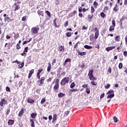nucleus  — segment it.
<instances>
[{"label": "nucleus", "instance_id": "nucleus-12", "mask_svg": "<svg viewBox=\"0 0 127 127\" xmlns=\"http://www.w3.org/2000/svg\"><path fill=\"white\" fill-rule=\"evenodd\" d=\"M30 123H31V127H35V125H34V120H33V119H30Z\"/></svg>", "mask_w": 127, "mask_h": 127}, {"label": "nucleus", "instance_id": "nucleus-9", "mask_svg": "<svg viewBox=\"0 0 127 127\" xmlns=\"http://www.w3.org/2000/svg\"><path fill=\"white\" fill-rule=\"evenodd\" d=\"M27 102L29 104H33V103H34V100L32 98H28Z\"/></svg>", "mask_w": 127, "mask_h": 127}, {"label": "nucleus", "instance_id": "nucleus-45", "mask_svg": "<svg viewBox=\"0 0 127 127\" xmlns=\"http://www.w3.org/2000/svg\"><path fill=\"white\" fill-rule=\"evenodd\" d=\"M21 56H24V57H26V53L25 52H23V53L21 54Z\"/></svg>", "mask_w": 127, "mask_h": 127}, {"label": "nucleus", "instance_id": "nucleus-1", "mask_svg": "<svg viewBox=\"0 0 127 127\" xmlns=\"http://www.w3.org/2000/svg\"><path fill=\"white\" fill-rule=\"evenodd\" d=\"M106 94L108 95L107 97V99H112L115 97V91L112 89L107 92Z\"/></svg>", "mask_w": 127, "mask_h": 127}, {"label": "nucleus", "instance_id": "nucleus-54", "mask_svg": "<svg viewBox=\"0 0 127 127\" xmlns=\"http://www.w3.org/2000/svg\"><path fill=\"white\" fill-rule=\"evenodd\" d=\"M64 26L66 27V26H68V21H66L64 23Z\"/></svg>", "mask_w": 127, "mask_h": 127}, {"label": "nucleus", "instance_id": "nucleus-6", "mask_svg": "<svg viewBox=\"0 0 127 127\" xmlns=\"http://www.w3.org/2000/svg\"><path fill=\"white\" fill-rule=\"evenodd\" d=\"M59 89V84H55V86L54 87V90L55 92H56L58 90V89Z\"/></svg>", "mask_w": 127, "mask_h": 127}, {"label": "nucleus", "instance_id": "nucleus-41", "mask_svg": "<svg viewBox=\"0 0 127 127\" xmlns=\"http://www.w3.org/2000/svg\"><path fill=\"white\" fill-rule=\"evenodd\" d=\"M88 21L89 22H91V19H92V18H92V17L91 16V15H88Z\"/></svg>", "mask_w": 127, "mask_h": 127}, {"label": "nucleus", "instance_id": "nucleus-15", "mask_svg": "<svg viewBox=\"0 0 127 127\" xmlns=\"http://www.w3.org/2000/svg\"><path fill=\"white\" fill-rule=\"evenodd\" d=\"M57 120V115L54 114L52 123H54Z\"/></svg>", "mask_w": 127, "mask_h": 127}, {"label": "nucleus", "instance_id": "nucleus-44", "mask_svg": "<svg viewBox=\"0 0 127 127\" xmlns=\"http://www.w3.org/2000/svg\"><path fill=\"white\" fill-rule=\"evenodd\" d=\"M112 25L113 26H116V22L115 21V20H113L112 21Z\"/></svg>", "mask_w": 127, "mask_h": 127}, {"label": "nucleus", "instance_id": "nucleus-34", "mask_svg": "<svg viewBox=\"0 0 127 127\" xmlns=\"http://www.w3.org/2000/svg\"><path fill=\"white\" fill-rule=\"evenodd\" d=\"M113 120L114 121V123H118V122L119 121V120H118V118L116 117H114L113 118Z\"/></svg>", "mask_w": 127, "mask_h": 127}, {"label": "nucleus", "instance_id": "nucleus-43", "mask_svg": "<svg viewBox=\"0 0 127 127\" xmlns=\"http://www.w3.org/2000/svg\"><path fill=\"white\" fill-rule=\"evenodd\" d=\"M91 85H92L93 86H97V83H95V81H92L91 82Z\"/></svg>", "mask_w": 127, "mask_h": 127}, {"label": "nucleus", "instance_id": "nucleus-8", "mask_svg": "<svg viewBox=\"0 0 127 127\" xmlns=\"http://www.w3.org/2000/svg\"><path fill=\"white\" fill-rule=\"evenodd\" d=\"M60 52H64V48L63 46H59L58 47Z\"/></svg>", "mask_w": 127, "mask_h": 127}, {"label": "nucleus", "instance_id": "nucleus-25", "mask_svg": "<svg viewBox=\"0 0 127 127\" xmlns=\"http://www.w3.org/2000/svg\"><path fill=\"white\" fill-rule=\"evenodd\" d=\"M95 34V38L96 39H97V38H98V37H99V31H98V30H96Z\"/></svg>", "mask_w": 127, "mask_h": 127}, {"label": "nucleus", "instance_id": "nucleus-50", "mask_svg": "<svg viewBox=\"0 0 127 127\" xmlns=\"http://www.w3.org/2000/svg\"><path fill=\"white\" fill-rule=\"evenodd\" d=\"M66 63L67 62H71V59H66L65 61H64Z\"/></svg>", "mask_w": 127, "mask_h": 127}, {"label": "nucleus", "instance_id": "nucleus-22", "mask_svg": "<svg viewBox=\"0 0 127 127\" xmlns=\"http://www.w3.org/2000/svg\"><path fill=\"white\" fill-rule=\"evenodd\" d=\"M85 91L87 93V94H90L91 92V91L90 90V87H86Z\"/></svg>", "mask_w": 127, "mask_h": 127}, {"label": "nucleus", "instance_id": "nucleus-39", "mask_svg": "<svg viewBox=\"0 0 127 127\" xmlns=\"http://www.w3.org/2000/svg\"><path fill=\"white\" fill-rule=\"evenodd\" d=\"M46 101V100L45 99V98H42V99L41 101V105H42V104H43L44 103H45V102Z\"/></svg>", "mask_w": 127, "mask_h": 127}, {"label": "nucleus", "instance_id": "nucleus-20", "mask_svg": "<svg viewBox=\"0 0 127 127\" xmlns=\"http://www.w3.org/2000/svg\"><path fill=\"white\" fill-rule=\"evenodd\" d=\"M37 13L38 14H39V15H41L42 16H43V11L40 10H38L37 11Z\"/></svg>", "mask_w": 127, "mask_h": 127}, {"label": "nucleus", "instance_id": "nucleus-19", "mask_svg": "<svg viewBox=\"0 0 127 127\" xmlns=\"http://www.w3.org/2000/svg\"><path fill=\"white\" fill-rule=\"evenodd\" d=\"M125 19H126V16H123L122 18L120 19L119 23L121 24V25H122V23H123V20H125Z\"/></svg>", "mask_w": 127, "mask_h": 127}, {"label": "nucleus", "instance_id": "nucleus-26", "mask_svg": "<svg viewBox=\"0 0 127 127\" xmlns=\"http://www.w3.org/2000/svg\"><path fill=\"white\" fill-rule=\"evenodd\" d=\"M115 40H116V41H117L118 42H119V41H120V40H121V38H120L119 36H117L115 37Z\"/></svg>", "mask_w": 127, "mask_h": 127}, {"label": "nucleus", "instance_id": "nucleus-51", "mask_svg": "<svg viewBox=\"0 0 127 127\" xmlns=\"http://www.w3.org/2000/svg\"><path fill=\"white\" fill-rule=\"evenodd\" d=\"M110 87H111V85H110V84H107V85L105 86L106 89H109Z\"/></svg>", "mask_w": 127, "mask_h": 127}, {"label": "nucleus", "instance_id": "nucleus-33", "mask_svg": "<svg viewBox=\"0 0 127 127\" xmlns=\"http://www.w3.org/2000/svg\"><path fill=\"white\" fill-rule=\"evenodd\" d=\"M115 29V26H111L110 28H109V31H113Z\"/></svg>", "mask_w": 127, "mask_h": 127}, {"label": "nucleus", "instance_id": "nucleus-24", "mask_svg": "<svg viewBox=\"0 0 127 127\" xmlns=\"http://www.w3.org/2000/svg\"><path fill=\"white\" fill-rule=\"evenodd\" d=\"M24 66V63H22L21 64H20L18 65V67L19 69H21V68H23V67Z\"/></svg>", "mask_w": 127, "mask_h": 127}, {"label": "nucleus", "instance_id": "nucleus-37", "mask_svg": "<svg viewBox=\"0 0 127 127\" xmlns=\"http://www.w3.org/2000/svg\"><path fill=\"white\" fill-rule=\"evenodd\" d=\"M91 13H94V12H95V9H94V7L92 6L91 7Z\"/></svg>", "mask_w": 127, "mask_h": 127}, {"label": "nucleus", "instance_id": "nucleus-48", "mask_svg": "<svg viewBox=\"0 0 127 127\" xmlns=\"http://www.w3.org/2000/svg\"><path fill=\"white\" fill-rule=\"evenodd\" d=\"M79 43H80V42H78L75 44V45H74V49H75V48H77V47L78 46V44H79Z\"/></svg>", "mask_w": 127, "mask_h": 127}, {"label": "nucleus", "instance_id": "nucleus-2", "mask_svg": "<svg viewBox=\"0 0 127 127\" xmlns=\"http://www.w3.org/2000/svg\"><path fill=\"white\" fill-rule=\"evenodd\" d=\"M68 83H69V77H64L62 80L61 85H62V86H65V85L68 84Z\"/></svg>", "mask_w": 127, "mask_h": 127}, {"label": "nucleus", "instance_id": "nucleus-7", "mask_svg": "<svg viewBox=\"0 0 127 127\" xmlns=\"http://www.w3.org/2000/svg\"><path fill=\"white\" fill-rule=\"evenodd\" d=\"M116 48V46L109 47L106 48V51L109 52V51H111V50H113V49H115Z\"/></svg>", "mask_w": 127, "mask_h": 127}, {"label": "nucleus", "instance_id": "nucleus-27", "mask_svg": "<svg viewBox=\"0 0 127 127\" xmlns=\"http://www.w3.org/2000/svg\"><path fill=\"white\" fill-rule=\"evenodd\" d=\"M72 35V34L70 32H67L66 34V36L67 37H70V36Z\"/></svg>", "mask_w": 127, "mask_h": 127}, {"label": "nucleus", "instance_id": "nucleus-52", "mask_svg": "<svg viewBox=\"0 0 127 127\" xmlns=\"http://www.w3.org/2000/svg\"><path fill=\"white\" fill-rule=\"evenodd\" d=\"M82 29L84 30H87L88 29V27L85 26V25L83 26Z\"/></svg>", "mask_w": 127, "mask_h": 127}, {"label": "nucleus", "instance_id": "nucleus-28", "mask_svg": "<svg viewBox=\"0 0 127 127\" xmlns=\"http://www.w3.org/2000/svg\"><path fill=\"white\" fill-rule=\"evenodd\" d=\"M19 8H20V6L19 5H18L15 7V9L14 10V11H16V10H18Z\"/></svg>", "mask_w": 127, "mask_h": 127}, {"label": "nucleus", "instance_id": "nucleus-3", "mask_svg": "<svg viewBox=\"0 0 127 127\" xmlns=\"http://www.w3.org/2000/svg\"><path fill=\"white\" fill-rule=\"evenodd\" d=\"M39 27L38 26H37L36 27H33L31 29V33L32 34H36L38 31H39Z\"/></svg>", "mask_w": 127, "mask_h": 127}, {"label": "nucleus", "instance_id": "nucleus-35", "mask_svg": "<svg viewBox=\"0 0 127 127\" xmlns=\"http://www.w3.org/2000/svg\"><path fill=\"white\" fill-rule=\"evenodd\" d=\"M100 16H101V17H102L103 18H104L105 17V16H106V14H105V13L104 12H101L100 13Z\"/></svg>", "mask_w": 127, "mask_h": 127}, {"label": "nucleus", "instance_id": "nucleus-58", "mask_svg": "<svg viewBox=\"0 0 127 127\" xmlns=\"http://www.w3.org/2000/svg\"><path fill=\"white\" fill-rule=\"evenodd\" d=\"M82 88H87V87H88V84H83L82 86Z\"/></svg>", "mask_w": 127, "mask_h": 127}, {"label": "nucleus", "instance_id": "nucleus-62", "mask_svg": "<svg viewBox=\"0 0 127 127\" xmlns=\"http://www.w3.org/2000/svg\"><path fill=\"white\" fill-rule=\"evenodd\" d=\"M62 127H67V123L64 122V124L62 126Z\"/></svg>", "mask_w": 127, "mask_h": 127}, {"label": "nucleus", "instance_id": "nucleus-23", "mask_svg": "<svg viewBox=\"0 0 127 127\" xmlns=\"http://www.w3.org/2000/svg\"><path fill=\"white\" fill-rule=\"evenodd\" d=\"M98 5H99V4L98 3V2H97V1H94L93 3V6H94V7L95 8H97V7H98Z\"/></svg>", "mask_w": 127, "mask_h": 127}, {"label": "nucleus", "instance_id": "nucleus-36", "mask_svg": "<svg viewBox=\"0 0 127 127\" xmlns=\"http://www.w3.org/2000/svg\"><path fill=\"white\" fill-rule=\"evenodd\" d=\"M25 53H27L28 52V47H26L23 51Z\"/></svg>", "mask_w": 127, "mask_h": 127}, {"label": "nucleus", "instance_id": "nucleus-38", "mask_svg": "<svg viewBox=\"0 0 127 127\" xmlns=\"http://www.w3.org/2000/svg\"><path fill=\"white\" fill-rule=\"evenodd\" d=\"M46 13H47V15H48L49 17H51V14L50 13L49 11H46Z\"/></svg>", "mask_w": 127, "mask_h": 127}, {"label": "nucleus", "instance_id": "nucleus-60", "mask_svg": "<svg viewBox=\"0 0 127 127\" xmlns=\"http://www.w3.org/2000/svg\"><path fill=\"white\" fill-rule=\"evenodd\" d=\"M121 0H118L117 1V3H119L120 5H123V2H121Z\"/></svg>", "mask_w": 127, "mask_h": 127}, {"label": "nucleus", "instance_id": "nucleus-29", "mask_svg": "<svg viewBox=\"0 0 127 127\" xmlns=\"http://www.w3.org/2000/svg\"><path fill=\"white\" fill-rule=\"evenodd\" d=\"M44 80H45V78L44 77H42L41 80H40V83L42 84H43Z\"/></svg>", "mask_w": 127, "mask_h": 127}, {"label": "nucleus", "instance_id": "nucleus-61", "mask_svg": "<svg viewBox=\"0 0 127 127\" xmlns=\"http://www.w3.org/2000/svg\"><path fill=\"white\" fill-rule=\"evenodd\" d=\"M69 111H66L65 112V115L66 117H67V116H68V115H69Z\"/></svg>", "mask_w": 127, "mask_h": 127}, {"label": "nucleus", "instance_id": "nucleus-47", "mask_svg": "<svg viewBox=\"0 0 127 127\" xmlns=\"http://www.w3.org/2000/svg\"><path fill=\"white\" fill-rule=\"evenodd\" d=\"M9 19V17H8V16L7 15V17H6L5 18H4V21L5 22H6V21H7V20H8Z\"/></svg>", "mask_w": 127, "mask_h": 127}, {"label": "nucleus", "instance_id": "nucleus-59", "mask_svg": "<svg viewBox=\"0 0 127 127\" xmlns=\"http://www.w3.org/2000/svg\"><path fill=\"white\" fill-rule=\"evenodd\" d=\"M61 70H62V67H59L58 69V72L60 73V72H61Z\"/></svg>", "mask_w": 127, "mask_h": 127}, {"label": "nucleus", "instance_id": "nucleus-63", "mask_svg": "<svg viewBox=\"0 0 127 127\" xmlns=\"http://www.w3.org/2000/svg\"><path fill=\"white\" fill-rule=\"evenodd\" d=\"M78 11H79V12H82V7H80L78 8Z\"/></svg>", "mask_w": 127, "mask_h": 127}, {"label": "nucleus", "instance_id": "nucleus-30", "mask_svg": "<svg viewBox=\"0 0 127 127\" xmlns=\"http://www.w3.org/2000/svg\"><path fill=\"white\" fill-rule=\"evenodd\" d=\"M93 72H94V70L91 69L88 72V76L93 75Z\"/></svg>", "mask_w": 127, "mask_h": 127}, {"label": "nucleus", "instance_id": "nucleus-11", "mask_svg": "<svg viewBox=\"0 0 127 127\" xmlns=\"http://www.w3.org/2000/svg\"><path fill=\"white\" fill-rule=\"evenodd\" d=\"M78 89H71L70 90L69 93L72 94V93H74V92H78Z\"/></svg>", "mask_w": 127, "mask_h": 127}, {"label": "nucleus", "instance_id": "nucleus-5", "mask_svg": "<svg viewBox=\"0 0 127 127\" xmlns=\"http://www.w3.org/2000/svg\"><path fill=\"white\" fill-rule=\"evenodd\" d=\"M56 20H57V18H55V19H54L53 21H54V25L55 26V27H56L57 28H59V27H60V24H59V23L58 22H56Z\"/></svg>", "mask_w": 127, "mask_h": 127}, {"label": "nucleus", "instance_id": "nucleus-55", "mask_svg": "<svg viewBox=\"0 0 127 127\" xmlns=\"http://www.w3.org/2000/svg\"><path fill=\"white\" fill-rule=\"evenodd\" d=\"M88 76H89V80H92V79H93L94 75H93V74H92L91 75H88Z\"/></svg>", "mask_w": 127, "mask_h": 127}, {"label": "nucleus", "instance_id": "nucleus-21", "mask_svg": "<svg viewBox=\"0 0 127 127\" xmlns=\"http://www.w3.org/2000/svg\"><path fill=\"white\" fill-rule=\"evenodd\" d=\"M64 96H65V94L61 92L60 93H59L58 94V97L59 98H63V97H64Z\"/></svg>", "mask_w": 127, "mask_h": 127}, {"label": "nucleus", "instance_id": "nucleus-64", "mask_svg": "<svg viewBox=\"0 0 127 127\" xmlns=\"http://www.w3.org/2000/svg\"><path fill=\"white\" fill-rule=\"evenodd\" d=\"M106 31H107V29H104L102 30V33H104V34H105V33H106Z\"/></svg>", "mask_w": 127, "mask_h": 127}, {"label": "nucleus", "instance_id": "nucleus-4", "mask_svg": "<svg viewBox=\"0 0 127 127\" xmlns=\"http://www.w3.org/2000/svg\"><path fill=\"white\" fill-rule=\"evenodd\" d=\"M7 104V101L5 100L4 99H1L0 102V105L1 107H3L4 105Z\"/></svg>", "mask_w": 127, "mask_h": 127}, {"label": "nucleus", "instance_id": "nucleus-40", "mask_svg": "<svg viewBox=\"0 0 127 127\" xmlns=\"http://www.w3.org/2000/svg\"><path fill=\"white\" fill-rule=\"evenodd\" d=\"M119 69H122L123 68V63H120L119 64Z\"/></svg>", "mask_w": 127, "mask_h": 127}, {"label": "nucleus", "instance_id": "nucleus-10", "mask_svg": "<svg viewBox=\"0 0 127 127\" xmlns=\"http://www.w3.org/2000/svg\"><path fill=\"white\" fill-rule=\"evenodd\" d=\"M14 124V121L13 120H9L8 121V126H12Z\"/></svg>", "mask_w": 127, "mask_h": 127}, {"label": "nucleus", "instance_id": "nucleus-13", "mask_svg": "<svg viewBox=\"0 0 127 127\" xmlns=\"http://www.w3.org/2000/svg\"><path fill=\"white\" fill-rule=\"evenodd\" d=\"M23 112H24V110H23V109H21L19 112L18 117H21L23 114Z\"/></svg>", "mask_w": 127, "mask_h": 127}, {"label": "nucleus", "instance_id": "nucleus-53", "mask_svg": "<svg viewBox=\"0 0 127 127\" xmlns=\"http://www.w3.org/2000/svg\"><path fill=\"white\" fill-rule=\"evenodd\" d=\"M123 54L125 57H127V51H125L124 52Z\"/></svg>", "mask_w": 127, "mask_h": 127}, {"label": "nucleus", "instance_id": "nucleus-49", "mask_svg": "<svg viewBox=\"0 0 127 127\" xmlns=\"http://www.w3.org/2000/svg\"><path fill=\"white\" fill-rule=\"evenodd\" d=\"M6 92H10V88H9L8 86H6Z\"/></svg>", "mask_w": 127, "mask_h": 127}, {"label": "nucleus", "instance_id": "nucleus-57", "mask_svg": "<svg viewBox=\"0 0 127 127\" xmlns=\"http://www.w3.org/2000/svg\"><path fill=\"white\" fill-rule=\"evenodd\" d=\"M104 97H105V93H103L100 95V99H103Z\"/></svg>", "mask_w": 127, "mask_h": 127}, {"label": "nucleus", "instance_id": "nucleus-46", "mask_svg": "<svg viewBox=\"0 0 127 127\" xmlns=\"http://www.w3.org/2000/svg\"><path fill=\"white\" fill-rule=\"evenodd\" d=\"M22 21H26V16H24L22 18Z\"/></svg>", "mask_w": 127, "mask_h": 127}, {"label": "nucleus", "instance_id": "nucleus-56", "mask_svg": "<svg viewBox=\"0 0 127 127\" xmlns=\"http://www.w3.org/2000/svg\"><path fill=\"white\" fill-rule=\"evenodd\" d=\"M34 69H31L30 71L29 74H31V75H32V74L34 73Z\"/></svg>", "mask_w": 127, "mask_h": 127}, {"label": "nucleus", "instance_id": "nucleus-18", "mask_svg": "<svg viewBox=\"0 0 127 127\" xmlns=\"http://www.w3.org/2000/svg\"><path fill=\"white\" fill-rule=\"evenodd\" d=\"M51 70V64L49 63L48 64V66L47 67V71L50 72V70Z\"/></svg>", "mask_w": 127, "mask_h": 127}, {"label": "nucleus", "instance_id": "nucleus-31", "mask_svg": "<svg viewBox=\"0 0 127 127\" xmlns=\"http://www.w3.org/2000/svg\"><path fill=\"white\" fill-rule=\"evenodd\" d=\"M86 53L85 52H80L79 53V55L80 56H84V55H86Z\"/></svg>", "mask_w": 127, "mask_h": 127}, {"label": "nucleus", "instance_id": "nucleus-14", "mask_svg": "<svg viewBox=\"0 0 127 127\" xmlns=\"http://www.w3.org/2000/svg\"><path fill=\"white\" fill-rule=\"evenodd\" d=\"M114 11H118L119 10V6H118V4H116L114 8H113Z\"/></svg>", "mask_w": 127, "mask_h": 127}, {"label": "nucleus", "instance_id": "nucleus-17", "mask_svg": "<svg viewBox=\"0 0 127 127\" xmlns=\"http://www.w3.org/2000/svg\"><path fill=\"white\" fill-rule=\"evenodd\" d=\"M84 47L85 48V49H92V48H93L92 46L89 45H84Z\"/></svg>", "mask_w": 127, "mask_h": 127}, {"label": "nucleus", "instance_id": "nucleus-32", "mask_svg": "<svg viewBox=\"0 0 127 127\" xmlns=\"http://www.w3.org/2000/svg\"><path fill=\"white\" fill-rule=\"evenodd\" d=\"M70 87L71 89H73L74 87H75V83L74 82H72L70 85Z\"/></svg>", "mask_w": 127, "mask_h": 127}, {"label": "nucleus", "instance_id": "nucleus-42", "mask_svg": "<svg viewBox=\"0 0 127 127\" xmlns=\"http://www.w3.org/2000/svg\"><path fill=\"white\" fill-rule=\"evenodd\" d=\"M21 47H20V45H19V43L17 44L16 45V49H20Z\"/></svg>", "mask_w": 127, "mask_h": 127}, {"label": "nucleus", "instance_id": "nucleus-16", "mask_svg": "<svg viewBox=\"0 0 127 127\" xmlns=\"http://www.w3.org/2000/svg\"><path fill=\"white\" fill-rule=\"evenodd\" d=\"M36 116H37V114L36 113H32L31 115L32 119H35V118H36Z\"/></svg>", "mask_w": 127, "mask_h": 127}]
</instances>
